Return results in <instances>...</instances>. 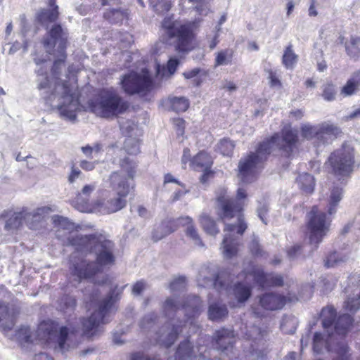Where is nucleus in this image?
<instances>
[{
    "label": "nucleus",
    "mask_w": 360,
    "mask_h": 360,
    "mask_svg": "<svg viewBox=\"0 0 360 360\" xmlns=\"http://www.w3.org/2000/svg\"><path fill=\"white\" fill-rule=\"evenodd\" d=\"M267 211L268 206L266 204H263L257 208L258 216L264 224H266L265 214H266Z\"/></svg>",
    "instance_id": "obj_61"
},
{
    "label": "nucleus",
    "mask_w": 360,
    "mask_h": 360,
    "mask_svg": "<svg viewBox=\"0 0 360 360\" xmlns=\"http://www.w3.org/2000/svg\"><path fill=\"white\" fill-rule=\"evenodd\" d=\"M164 311L166 314L174 311L178 309L176 301L174 299H167L164 304Z\"/></svg>",
    "instance_id": "obj_58"
},
{
    "label": "nucleus",
    "mask_w": 360,
    "mask_h": 360,
    "mask_svg": "<svg viewBox=\"0 0 360 360\" xmlns=\"http://www.w3.org/2000/svg\"><path fill=\"white\" fill-rule=\"evenodd\" d=\"M297 326V321L295 318L292 316H285L282 320L281 328L283 333L292 334L296 330Z\"/></svg>",
    "instance_id": "obj_46"
},
{
    "label": "nucleus",
    "mask_w": 360,
    "mask_h": 360,
    "mask_svg": "<svg viewBox=\"0 0 360 360\" xmlns=\"http://www.w3.org/2000/svg\"><path fill=\"white\" fill-rule=\"evenodd\" d=\"M233 333L232 330L221 329L216 332L215 340L217 348L225 350L233 343Z\"/></svg>",
    "instance_id": "obj_30"
},
{
    "label": "nucleus",
    "mask_w": 360,
    "mask_h": 360,
    "mask_svg": "<svg viewBox=\"0 0 360 360\" xmlns=\"http://www.w3.org/2000/svg\"><path fill=\"white\" fill-rule=\"evenodd\" d=\"M104 18L112 23H118L126 18V14L119 9H113L105 13Z\"/></svg>",
    "instance_id": "obj_47"
},
{
    "label": "nucleus",
    "mask_w": 360,
    "mask_h": 360,
    "mask_svg": "<svg viewBox=\"0 0 360 360\" xmlns=\"http://www.w3.org/2000/svg\"><path fill=\"white\" fill-rule=\"evenodd\" d=\"M285 303V297L276 292H266L259 297V304L266 310L281 309Z\"/></svg>",
    "instance_id": "obj_24"
},
{
    "label": "nucleus",
    "mask_w": 360,
    "mask_h": 360,
    "mask_svg": "<svg viewBox=\"0 0 360 360\" xmlns=\"http://www.w3.org/2000/svg\"><path fill=\"white\" fill-rule=\"evenodd\" d=\"M150 4L158 13L168 11L171 6V0H150Z\"/></svg>",
    "instance_id": "obj_48"
},
{
    "label": "nucleus",
    "mask_w": 360,
    "mask_h": 360,
    "mask_svg": "<svg viewBox=\"0 0 360 360\" xmlns=\"http://www.w3.org/2000/svg\"><path fill=\"white\" fill-rule=\"evenodd\" d=\"M234 148V143L229 139H223L217 145V150L226 156L231 155Z\"/></svg>",
    "instance_id": "obj_44"
},
{
    "label": "nucleus",
    "mask_w": 360,
    "mask_h": 360,
    "mask_svg": "<svg viewBox=\"0 0 360 360\" xmlns=\"http://www.w3.org/2000/svg\"><path fill=\"white\" fill-rule=\"evenodd\" d=\"M23 212L26 216L25 226L29 229L37 230L42 226L45 219V207L34 209L23 207Z\"/></svg>",
    "instance_id": "obj_22"
},
{
    "label": "nucleus",
    "mask_w": 360,
    "mask_h": 360,
    "mask_svg": "<svg viewBox=\"0 0 360 360\" xmlns=\"http://www.w3.org/2000/svg\"><path fill=\"white\" fill-rule=\"evenodd\" d=\"M124 91L129 94H134L149 91L153 82L148 72L143 70L141 74L130 72L121 81Z\"/></svg>",
    "instance_id": "obj_14"
},
{
    "label": "nucleus",
    "mask_w": 360,
    "mask_h": 360,
    "mask_svg": "<svg viewBox=\"0 0 360 360\" xmlns=\"http://www.w3.org/2000/svg\"><path fill=\"white\" fill-rule=\"evenodd\" d=\"M354 149L349 146H343L328 158V164L331 172L337 176H345L352 171L354 165Z\"/></svg>",
    "instance_id": "obj_12"
},
{
    "label": "nucleus",
    "mask_w": 360,
    "mask_h": 360,
    "mask_svg": "<svg viewBox=\"0 0 360 360\" xmlns=\"http://www.w3.org/2000/svg\"><path fill=\"white\" fill-rule=\"evenodd\" d=\"M319 143H326L336 138L341 130L336 125L330 122H322L319 124Z\"/></svg>",
    "instance_id": "obj_26"
},
{
    "label": "nucleus",
    "mask_w": 360,
    "mask_h": 360,
    "mask_svg": "<svg viewBox=\"0 0 360 360\" xmlns=\"http://www.w3.org/2000/svg\"><path fill=\"white\" fill-rule=\"evenodd\" d=\"M147 287L146 283L142 281L136 282L132 288V292L134 295H140Z\"/></svg>",
    "instance_id": "obj_59"
},
{
    "label": "nucleus",
    "mask_w": 360,
    "mask_h": 360,
    "mask_svg": "<svg viewBox=\"0 0 360 360\" xmlns=\"http://www.w3.org/2000/svg\"><path fill=\"white\" fill-rule=\"evenodd\" d=\"M51 221L56 236L64 245L74 246L76 250L72 255L70 266L76 281L90 278L103 266L113 264V244L110 240L79 235L77 231L80 226L59 215L51 217Z\"/></svg>",
    "instance_id": "obj_1"
},
{
    "label": "nucleus",
    "mask_w": 360,
    "mask_h": 360,
    "mask_svg": "<svg viewBox=\"0 0 360 360\" xmlns=\"http://www.w3.org/2000/svg\"><path fill=\"white\" fill-rule=\"evenodd\" d=\"M360 307V286L353 290L352 295H349L345 302L344 308L351 313L355 312Z\"/></svg>",
    "instance_id": "obj_33"
},
{
    "label": "nucleus",
    "mask_w": 360,
    "mask_h": 360,
    "mask_svg": "<svg viewBox=\"0 0 360 360\" xmlns=\"http://www.w3.org/2000/svg\"><path fill=\"white\" fill-rule=\"evenodd\" d=\"M228 311L225 305L212 304L209 307L208 315L211 320L215 321L226 316Z\"/></svg>",
    "instance_id": "obj_40"
},
{
    "label": "nucleus",
    "mask_w": 360,
    "mask_h": 360,
    "mask_svg": "<svg viewBox=\"0 0 360 360\" xmlns=\"http://www.w3.org/2000/svg\"><path fill=\"white\" fill-rule=\"evenodd\" d=\"M81 338L77 327L73 323H68L65 326H59L52 321H46V345H53L64 352L76 347Z\"/></svg>",
    "instance_id": "obj_7"
},
{
    "label": "nucleus",
    "mask_w": 360,
    "mask_h": 360,
    "mask_svg": "<svg viewBox=\"0 0 360 360\" xmlns=\"http://www.w3.org/2000/svg\"><path fill=\"white\" fill-rule=\"evenodd\" d=\"M96 162H89L87 160H82L79 163L80 167L86 171H91L95 168Z\"/></svg>",
    "instance_id": "obj_63"
},
{
    "label": "nucleus",
    "mask_w": 360,
    "mask_h": 360,
    "mask_svg": "<svg viewBox=\"0 0 360 360\" xmlns=\"http://www.w3.org/2000/svg\"><path fill=\"white\" fill-rule=\"evenodd\" d=\"M221 27H216L214 30L211 32V33L207 35V40L210 49H214L218 44L219 41V37Z\"/></svg>",
    "instance_id": "obj_52"
},
{
    "label": "nucleus",
    "mask_w": 360,
    "mask_h": 360,
    "mask_svg": "<svg viewBox=\"0 0 360 360\" xmlns=\"http://www.w3.org/2000/svg\"><path fill=\"white\" fill-rule=\"evenodd\" d=\"M128 105L113 88L103 89L98 96L89 103V108L97 116L111 118L123 113Z\"/></svg>",
    "instance_id": "obj_6"
},
{
    "label": "nucleus",
    "mask_w": 360,
    "mask_h": 360,
    "mask_svg": "<svg viewBox=\"0 0 360 360\" xmlns=\"http://www.w3.org/2000/svg\"><path fill=\"white\" fill-rule=\"evenodd\" d=\"M183 307L186 314L190 313L191 314V316H195L202 308L201 301L198 297H190Z\"/></svg>",
    "instance_id": "obj_36"
},
{
    "label": "nucleus",
    "mask_w": 360,
    "mask_h": 360,
    "mask_svg": "<svg viewBox=\"0 0 360 360\" xmlns=\"http://www.w3.org/2000/svg\"><path fill=\"white\" fill-rule=\"evenodd\" d=\"M297 56L293 52L292 46H288L283 56V63L286 68H292L297 63Z\"/></svg>",
    "instance_id": "obj_45"
},
{
    "label": "nucleus",
    "mask_w": 360,
    "mask_h": 360,
    "mask_svg": "<svg viewBox=\"0 0 360 360\" xmlns=\"http://www.w3.org/2000/svg\"><path fill=\"white\" fill-rule=\"evenodd\" d=\"M126 205V200L121 196L109 200L99 199L96 200V207L94 212L101 214H110L117 212Z\"/></svg>",
    "instance_id": "obj_21"
},
{
    "label": "nucleus",
    "mask_w": 360,
    "mask_h": 360,
    "mask_svg": "<svg viewBox=\"0 0 360 360\" xmlns=\"http://www.w3.org/2000/svg\"><path fill=\"white\" fill-rule=\"evenodd\" d=\"M352 323V319L348 314L340 316L335 325L334 334H328L326 339L320 333H316L313 339V348L315 352L321 353L327 349L331 353L333 360H352V354L347 345L337 341V335H345Z\"/></svg>",
    "instance_id": "obj_4"
},
{
    "label": "nucleus",
    "mask_w": 360,
    "mask_h": 360,
    "mask_svg": "<svg viewBox=\"0 0 360 360\" xmlns=\"http://www.w3.org/2000/svg\"><path fill=\"white\" fill-rule=\"evenodd\" d=\"M269 79L270 86L271 87H277V88L281 87V82L278 78V76L277 75V74L275 72H274L272 70H270L269 72Z\"/></svg>",
    "instance_id": "obj_57"
},
{
    "label": "nucleus",
    "mask_w": 360,
    "mask_h": 360,
    "mask_svg": "<svg viewBox=\"0 0 360 360\" xmlns=\"http://www.w3.org/2000/svg\"><path fill=\"white\" fill-rule=\"evenodd\" d=\"M233 51L231 49H226L216 53L215 65H227L231 63L233 58Z\"/></svg>",
    "instance_id": "obj_43"
},
{
    "label": "nucleus",
    "mask_w": 360,
    "mask_h": 360,
    "mask_svg": "<svg viewBox=\"0 0 360 360\" xmlns=\"http://www.w3.org/2000/svg\"><path fill=\"white\" fill-rule=\"evenodd\" d=\"M179 65V60L176 58H170L167 63V68L160 67L158 65L157 74L161 78L168 77L173 75Z\"/></svg>",
    "instance_id": "obj_38"
},
{
    "label": "nucleus",
    "mask_w": 360,
    "mask_h": 360,
    "mask_svg": "<svg viewBox=\"0 0 360 360\" xmlns=\"http://www.w3.org/2000/svg\"><path fill=\"white\" fill-rule=\"evenodd\" d=\"M100 290H95L90 296L89 307L95 308V311L88 319H83L82 335L88 339L98 337L103 331L101 324L106 323L105 316L110 309L114 300L110 295L104 300L99 299Z\"/></svg>",
    "instance_id": "obj_5"
},
{
    "label": "nucleus",
    "mask_w": 360,
    "mask_h": 360,
    "mask_svg": "<svg viewBox=\"0 0 360 360\" xmlns=\"http://www.w3.org/2000/svg\"><path fill=\"white\" fill-rule=\"evenodd\" d=\"M177 224L175 221H168L167 224H162L160 229H166L164 234L158 236L155 233L153 237L155 240H160L165 236L174 231L178 225L185 227V234L186 237L193 243V245L202 247L203 243L201 240L200 236L198 233L197 228L195 226L192 218L188 216L182 217L177 219Z\"/></svg>",
    "instance_id": "obj_13"
},
{
    "label": "nucleus",
    "mask_w": 360,
    "mask_h": 360,
    "mask_svg": "<svg viewBox=\"0 0 360 360\" xmlns=\"http://www.w3.org/2000/svg\"><path fill=\"white\" fill-rule=\"evenodd\" d=\"M330 223L325 213L317 206H314L308 214L307 231L309 243L315 248L322 241L328 231Z\"/></svg>",
    "instance_id": "obj_11"
},
{
    "label": "nucleus",
    "mask_w": 360,
    "mask_h": 360,
    "mask_svg": "<svg viewBox=\"0 0 360 360\" xmlns=\"http://www.w3.org/2000/svg\"><path fill=\"white\" fill-rule=\"evenodd\" d=\"M345 261H346V257L345 256H342L340 253L333 252L328 257L326 261V266L328 267H334L338 266Z\"/></svg>",
    "instance_id": "obj_49"
},
{
    "label": "nucleus",
    "mask_w": 360,
    "mask_h": 360,
    "mask_svg": "<svg viewBox=\"0 0 360 360\" xmlns=\"http://www.w3.org/2000/svg\"><path fill=\"white\" fill-rule=\"evenodd\" d=\"M336 91L335 86L332 84H326L323 86V98L328 101L335 99Z\"/></svg>",
    "instance_id": "obj_53"
},
{
    "label": "nucleus",
    "mask_w": 360,
    "mask_h": 360,
    "mask_svg": "<svg viewBox=\"0 0 360 360\" xmlns=\"http://www.w3.org/2000/svg\"><path fill=\"white\" fill-rule=\"evenodd\" d=\"M51 39L46 45L53 46L54 51H57L60 55L64 57V51L67 43V32L60 25H54L50 30Z\"/></svg>",
    "instance_id": "obj_20"
},
{
    "label": "nucleus",
    "mask_w": 360,
    "mask_h": 360,
    "mask_svg": "<svg viewBox=\"0 0 360 360\" xmlns=\"http://www.w3.org/2000/svg\"><path fill=\"white\" fill-rule=\"evenodd\" d=\"M200 20L181 21L172 17L165 18L162 30L165 39L174 44L175 49L181 53H188L196 46L195 31Z\"/></svg>",
    "instance_id": "obj_3"
},
{
    "label": "nucleus",
    "mask_w": 360,
    "mask_h": 360,
    "mask_svg": "<svg viewBox=\"0 0 360 360\" xmlns=\"http://www.w3.org/2000/svg\"><path fill=\"white\" fill-rule=\"evenodd\" d=\"M302 247L299 245L292 246L288 250V255L290 258H295L301 252Z\"/></svg>",
    "instance_id": "obj_62"
},
{
    "label": "nucleus",
    "mask_w": 360,
    "mask_h": 360,
    "mask_svg": "<svg viewBox=\"0 0 360 360\" xmlns=\"http://www.w3.org/2000/svg\"><path fill=\"white\" fill-rule=\"evenodd\" d=\"M322 324L325 329H328L332 326L335 317V311L331 306L323 308L321 313Z\"/></svg>",
    "instance_id": "obj_42"
},
{
    "label": "nucleus",
    "mask_w": 360,
    "mask_h": 360,
    "mask_svg": "<svg viewBox=\"0 0 360 360\" xmlns=\"http://www.w3.org/2000/svg\"><path fill=\"white\" fill-rule=\"evenodd\" d=\"M19 20L20 22L21 32L24 36H25V34L28 32V22H27V20L26 18L25 15V14L20 15L19 17Z\"/></svg>",
    "instance_id": "obj_60"
},
{
    "label": "nucleus",
    "mask_w": 360,
    "mask_h": 360,
    "mask_svg": "<svg viewBox=\"0 0 360 360\" xmlns=\"http://www.w3.org/2000/svg\"><path fill=\"white\" fill-rule=\"evenodd\" d=\"M266 143H260L255 153L240 159L238 163V178L243 183H250L263 167L264 162L271 153Z\"/></svg>",
    "instance_id": "obj_9"
},
{
    "label": "nucleus",
    "mask_w": 360,
    "mask_h": 360,
    "mask_svg": "<svg viewBox=\"0 0 360 360\" xmlns=\"http://www.w3.org/2000/svg\"><path fill=\"white\" fill-rule=\"evenodd\" d=\"M343 197L342 188L339 186H333L330 188L328 198L327 210L329 214H335L339 202Z\"/></svg>",
    "instance_id": "obj_29"
},
{
    "label": "nucleus",
    "mask_w": 360,
    "mask_h": 360,
    "mask_svg": "<svg viewBox=\"0 0 360 360\" xmlns=\"http://www.w3.org/2000/svg\"><path fill=\"white\" fill-rule=\"evenodd\" d=\"M20 341L27 343L39 345L44 347L45 345V321L41 320L36 330L31 331L28 326L20 327L16 333Z\"/></svg>",
    "instance_id": "obj_18"
},
{
    "label": "nucleus",
    "mask_w": 360,
    "mask_h": 360,
    "mask_svg": "<svg viewBox=\"0 0 360 360\" xmlns=\"http://www.w3.org/2000/svg\"><path fill=\"white\" fill-rule=\"evenodd\" d=\"M199 221L206 233L215 236L219 233V230L215 222L206 214L202 213L199 218Z\"/></svg>",
    "instance_id": "obj_34"
},
{
    "label": "nucleus",
    "mask_w": 360,
    "mask_h": 360,
    "mask_svg": "<svg viewBox=\"0 0 360 360\" xmlns=\"http://www.w3.org/2000/svg\"><path fill=\"white\" fill-rule=\"evenodd\" d=\"M96 188L95 184L85 185L73 201L75 207L82 212H94L96 201L89 202V197Z\"/></svg>",
    "instance_id": "obj_19"
},
{
    "label": "nucleus",
    "mask_w": 360,
    "mask_h": 360,
    "mask_svg": "<svg viewBox=\"0 0 360 360\" xmlns=\"http://www.w3.org/2000/svg\"><path fill=\"white\" fill-rule=\"evenodd\" d=\"M120 128L123 134L129 136L136 134V131H138L136 124L131 120L122 121Z\"/></svg>",
    "instance_id": "obj_50"
},
{
    "label": "nucleus",
    "mask_w": 360,
    "mask_h": 360,
    "mask_svg": "<svg viewBox=\"0 0 360 360\" xmlns=\"http://www.w3.org/2000/svg\"><path fill=\"white\" fill-rule=\"evenodd\" d=\"M185 286L186 278L182 276L174 279L170 284V288L172 291L182 290Z\"/></svg>",
    "instance_id": "obj_55"
},
{
    "label": "nucleus",
    "mask_w": 360,
    "mask_h": 360,
    "mask_svg": "<svg viewBox=\"0 0 360 360\" xmlns=\"http://www.w3.org/2000/svg\"><path fill=\"white\" fill-rule=\"evenodd\" d=\"M15 311L5 302H0V326L10 329L14 325Z\"/></svg>",
    "instance_id": "obj_28"
},
{
    "label": "nucleus",
    "mask_w": 360,
    "mask_h": 360,
    "mask_svg": "<svg viewBox=\"0 0 360 360\" xmlns=\"http://www.w3.org/2000/svg\"><path fill=\"white\" fill-rule=\"evenodd\" d=\"M193 356H195L196 354L194 348L191 346L190 342L188 341L181 342L176 351V359L177 360H185L186 358Z\"/></svg>",
    "instance_id": "obj_37"
},
{
    "label": "nucleus",
    "mask_w": 360,
    "mask_h": 360,
    "mask_svg": "<svg viewBox=\"0 0 360 360\" xmlns=\"http://www.w3.org/2000/svg\"><path fill=\"white\" fill-rule=\"evenodd\" d=\"M302 136L307 139H316L319 143V127L309 124H303L301 127Z\"/></svg>",
    "instance_id": "obj_41"
},
{
    "label": "nucleus",
    "mask_w": 360,
    "mask_h": 360,
    "mask_svg": "<svg viewBox=\"0 0 360 360\" xmlns=\"http://www.w3.org/2000/svg\"><path fill=\"white\" fill-rule=\"evenodd\" d=\"M245 283H238L235 284L232 290L233 295L238 304L245 302L250 297L251 288L248 282L252 280L262 288L281 285L283 284V278L281 276L265 274L262 269L254 266H251L250 270L245 273Z\"/></svg>",
    "instance_id": "obj_8"
},
{
    "label": "nucleus",
    "mask_w": 360,
    "mask_h": 360,
    "mask_svg": "<svg viewBox=\"0 0 360 360\" xmlns=\"http://www.w3.org/2000/svg\"><path fill=\"white\" fill-rule=\"evenodd\" d=\"M360 86V69L355 72L341 89V94L349 96L357 92Z\"/></svg>",
    "instance_id": "obj_31"
},
{
    "label": "nucleus",
    "mask_w": 360,
    "mask_h": 360,
    "mask_svg": "<svg viewBox=\"0 0 360 360\" xmlns=\"http://www.w3.org/2000/svg\"><path fill=\"white\" fill-rule=\"evenodd\" d=\"M62 88L63 96L58 105V112L65 119L75 120L77 112L80 110L78 93L76 90L72 91L65 85Z\"/></svg>",
    "instance_id": "obj_16"
},
{
    "label": "nucleus",
    "mask_w": 360,
    "mask_h": 360,
    "mask_svg": "<svg viewBox=\"0 0 360 360\" xmlns=\"http://www.w3.org/2000/svg\"><path fill=\"white\" fill-rule=\"evenodd\" d=\"M25 214L23 212V207L15 211L13 214L6 220L5 229L7 231H14L21 229L25 225Z\"/></svg>",
    "instance_id": "obj_27"
},
{
    "label": "nucleus",
    "mask_w": 360,
    "mask_h": 360,
    "mask_svg": "<svg viewBox=\"0 0 360 360\" xmlns=\"http://www.w3.org/2000/svg\"><path fill=\"white\" fill-rule=\"evenodd\" d=\"M121 172H112L108 179L109 186L118 196L126 198L129 193L131 184L129 179H132L135 172V162L129 158L120 162Z\"/></svg>",
    "instance_id": "obj_10"
},
{
    "label": "nucleus",
    "mask_w": 360,
    "mask_h": 360,
    "mask_svg": "<svg viewBox=\"0 0 360 360\" xmlns=\"http://www.w3.org/2000/svg\"><path fill=\"white\" fill-rule=\"evenodd\" d=\"M247 199L246 190L239 187L237 190L236 200H231L225 194L217 198L219 214L221 219L232 218L238 214V224H226L224 228V238L222 242V253L226 258L235 256L238 250L239 243L237 236H241L247 229V225L240 214L245 205Z\"/></svg>",
    "instance_id": "obj_2"
},
{
    "label": "nucleus",
    "mask_w": 360,
    "mask_h": 360,
    "mask_svg": "<svg viewBox=\"0 0 360 360\" xmlns=\"http://www.w3.org/2000/svg\"><path fill=\"white\" fill-rule=\"evenodd\" d=\"M49 9L46 8V21H55L59 15L58 7L56 5V0H49Z\"/></svg>",
    "instance_id": "obj_51"
},
{
    "label": "nucleus",
    "mask_w": 360,
    "mask_h": 360,
    "mask_svg": "<svg viewBox=\"0 0 360 360\" xmlns=\"http://www.w3.org/2000/svg\"><path fill=\"white\" fill-rule=\"evenodd\" d=\"M35 22L37 24H39L41 25H44L45 22V11L44 9H41L39 11L35 17Z\"/></svg>",
    "instance_id": "obj_64"
},
{
    "label": "nucleus",
    "mask_w": 360,
    "mask_h": 360,
    "mask_svg": "<svg viewBox=\"0 0 360 360\" xmlns=\"http://www.w3.org/2000/svg\"><path fill=\"white\" fill-rule=\"evenodd\" d=\"M347 54L354 60L360 58V37L352 35L345 42Z\"/></svg>",
    "instance_id": "obj_32"
},
{
    "label": "nucleus",
    "mask_w": 360,
    "mask_h": 360,
    "mask_svg": "<svg viewBox=\"0 0 360 360\" xmlns=\"http://www.w3.org/2000/svg\"><path fill=\"white\" fill-rule=\"evenodd\" d=\"M180 328L173 323H168L161 328L158 337V342L166 347H170L175 342Z\"/></svg>",
    "instance_id": "obj_25"
},
{
    "label": "nucleus",
    "mask_w": 360,
    "mask_h": 360,
    "mask_svg": "<svg viewBox=\"0 0 360 360\" xmlns=\"http://www.w3.org/2000/svg\"><path fill=\"white\" fill-rule=\"evenodd\" d=\"M298 138L296 131H294L290 126L285 127L282 131L281 136L275 134L271 139L262 142L266 143L265 147L269 148L271 153L274 148L283 150L286 155H290L297 142Z\"/></svg>",
    "instance_id": "obj_15"
},
{
    "label": "nucleus",
    "mask_w": 360,
    "mask_h": 360,
    "mask_svg": "<svg viewBox=\"0 0 360 360\" xmlns=\"http://www.w3.org/2000/svg\"><path fill=\"white\" fill-rule=\"evenodd\" d=\"M173 125L178 136H182L184 133L185 121L181 118H174L172 120Z\"/></svg>",
    "instance_id": "obj_56"
},
{
    "label": "nucleus",
    "mask_w": 360,
    "mask_h": 360,
    "mask_svg": "<svg viewBox=\"0 0 360 360\" xmlns=\"http://www.w3.org/2000/svg\"><path fill=\"white\" fill-rule=\"evenodd\" d=\"M168 102L172 110L177 112H184L189 107V101L185 97H173Z\"/></svg>",
    "instance_id": "obj_39"
},
{
    "label": "nucleus",
    "mask_w": 360,
    "mask_h": 360,
    "mask_svg": "<svg viewBox=\"0 0 360 360\" xmlns=\"http://www.w3.org/2000/svg\"><path fill=\"white\" fill-rule=\"evenodd\" d=\"M44 49L45 40L42 39L39 43L35 44L34 51L31 55L35 65L34 73L36 75V82L39 90H42L45 87Z\"/></svg>",
    "instance_id": "obj_17"
},
{
    "label": "nucleus",
    "mask_w": 360,
    "mask_h": 360,
    "mask_svg": "<svg viewBox=\"0 0 360 360\" xmlns=\"http://www.w3.org/2000/svg\"><path fill=\"white\" fill-rule=\"evenodd\" d=\"M300 188L307 193L313 192L315 186L314 177L307 173L300 174L297 179Z\"/></svg>",
    "instance_id": "obj_35"
},
{
    "label": "nucleus",
    "mask_w": 360,
    "mask_h": 360,
    "mask_svg": "<svg viewBox=\"0 0 360 360\" xmlns=\"http://www.w3.org/2000/svg\"><path fill=\"white\" fill-rule=\"evenodd\" d=\"M191 165L194 169L204 172L200 180L205 183L211 175L210 169L212 165V160L210 155L205 152H200L194 157Z\"/></svg>",
    "instance_id": "obj_23"
},
{
    "label": "nucleus",
    "mask_w": 360,
    "mask_h": 360,
    "mask_svg": "<svg viewBox=\"0 0 360 360\" xmlns=\"http://www.w3.org/2000/svg\"><path fill=\"white\" fill-rule=\"evenodd\" d=\"M124 147L128 153L136 155L139 152L138 142L132 140L131 139H126L124 142Z\"/></svg>",
    "instance_id": "obj_54"
}]
</instances>
